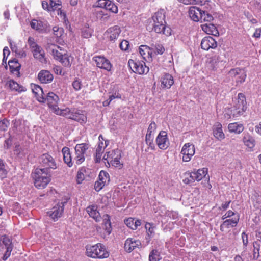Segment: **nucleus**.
<instances>
[{
	"label": "nucleus",
	"mask_w": 261,
	"mask_h": 261,
	"mask_svg": "<svg viewBox=\"0 0 261 261\" xmlns=\"http://www.w3.org/2000/svg\"><path fill=\"white\" fill-rule=\"evenodd\" d=\"M59 100L58 96L53 92L48 93L46 98H45V101H46L48 107L57 115L74 120L81 124L86 122L87 116L82 110L68 107L65 109H60L58 106Z\"/></svg>",
	"instance_id": "f257e3e1"
},
{
	"label": "nucleus",
	"mask_w": 261,
	"mask_h": 261,
	"mask_svg": "<svg viewBox=\"0 0 261 261\" xmlns=\"http://www.w3.org/2000/svg\"><path fill=\"white\" fill-rule=\"evenodd\" d=\"M149 24L147 29L149 31L153 30L157 33H162L166 35H170V29L166 27L165 11L161 9L157 11L148 20Z\"/></svg>",
	"instance_id": "f03ea898"
},
{
	"label": "nucleus",
	"mask_w": 261,
	"mask_h": 261,
	"mask_svg": "<svg viewBox=\"0 0 261 261\" xmlns=\"http://www.w3.org/2000/svg\"><path fill=\"white\" fill-rule=\"evenodd\" d=\"M86 255L93 258L103 259L108 258L109 253L105 246L101 243L94 245H87L86 247Z\"/></svg>",
	"instance_id": "7ed1b4c3"
},
{
	"label": "nucleus",
	"mask_w": 261,
	"mask_h": 261,
	"mask_svg": "<svg viewBox=\"0 0 261 261\" xmlns=\"http://www.w3.org/2000/svg\"><path fill=\"white\" fill-rule=\"evenodd\" d=\"M50 177L49 172L42 170L41 168H36L33 176L35 186L38 189H44L50 181Z\"/></svg>",
	"instance_id": "20e7f679"
},
{
	"label": "nucleus",
	"mask_w": 261,
	"mask_h": 261,
	"mask_svg": "<svg viewBox=\"0 0 261 261\" xmlns=\"http://www.w3.org/2000/svg\"><path fill=\"white\" fill-rule=\"evenodd\" d=\"M121 158V150L116 149L106 152L102 160L106 161L109 166L111 165L115 167L122 168L123 167V163L122 162Z\"/></svg>",
	"instance_id": "39448f33"
},
{
	"label": "nucleus",
	"mask_w": 261,
	"mask_h": 261,
	"mask_svg": "<svg viewBox=\"0 0 261 261\" xmlns=\"http://www.w3.org/2000/svg\"><path fill=\"white\" fill-rule=\"evenodd\" d=\"M28 44L33 53V57L42 63L46 62L45 58V53L43 48L38 45L33 37H30L28 39Z\"/></svg>",
	"instance_id": "423d86ee"
},
{
	"label": "nucleus",
	"mask_w": 261,
	"mask_h": 261,
	"mask_svg": "<svg viewBox=\"0 0 261 261\" xmlns=\"http://www.w3.org/2000/svg\"><path fill=\"white\" fill-rule=\"evenodd\" d=\"M89 148V145L87 143L77 144L75 145V156L73 158V162L77 165H80L84 162L85 160V154Z\"/></svg>",
	"instance_id": "0eeeda50"
},
{
	"label": "nucleus",
	"mask_w": 261,
	"mask_h": 261,
	"mask_svg": "<svg viewBox=\"0 0 261 261\" xmlns=\"http://www.w3.org/2000/svg\"><path fill=\"white\" fill-rule=\"evenodd\" d=\"M39 162L40 165L43 167L42 170L48 172L49 169H56L57 167V163L50 154L44 153L39 158Z\"/></svg>",
	"instance_id": "6e6552de"
},
{
	"label": "nucleus",
	"mask_w": 261,
	"mask_h": 261,
	"mask_svg": "<svg viewBox=\"0 0 261 261\" xmlns=\"http://www.w3.org/2000/svg\"><path fill=\"white\" fill-rule=\"evenodd\" d=\"M128 64L134 72L139 74L147 73L149 71V68L145 65L144 62L135 61L130 59L128 61Z\"/></svg>",
	"instance_id": "1a4fd4ad"
},
{
	"label": "nucleus",
	"mask_w": 261,
	"mask_h": 261,
	"mask_svg": "<svg viewBox=\"0 0 261 261\" xmlns=\"http://www.w3.org/2000/svg\"><path fill=\"white\" fill-rule=\"evenodd\" d=\"M195 153L194 145L190 143H185L181 149L180 153L182 154L183 162H189Z\"/></svg>",
	"instance_id": "9d476101"
},
{
	"label": "nucleus",
	"mask_w": 261,
	"mask_h": 261,
	"mask_svg": "<svg viewBox=\"0 0 261 261\" xmlns=\"http://www.w3.org/2000/svg\"><path fill=\"white\" fill-rule=\"evenodd\" d=\"M66 203V201L59 202L55 205L50 211L47 212V215L52 220L54 221H56L63 215L65 203Z\"/></svg>",
	"instance_id": "9b49d317"
},
{
	"label": "nucleus",
	"mask_w": 261,
	"mask_h": 261,
	"mask_svg": "<svg viewBox=\"0 0 261 261\" xmlns=\"http://www.w3.org/2000/svg\"><path fill=\"white\" fill-rule=\"evenodd\" d=\"M46 50L53 56L54 59L58 60L65 51L61 47L48 42L46 45Z\"/></svg>",
	"instance_id": "f8f14e48"
},
{
	"label": "nucleus",
	"mask_w": 261,
	"mask_h": 261,
	"mask_svg": "<svg viewBox=\"0 0 261 261\" xmlns=\"http://www.w3.org/2000/svg\"><path fill=\"white\" fill-rule=\"evenodd\" d=\"M229 76L234 78L237 84L243 83L246 78V74L243 69L235 68L231 69L228 72Z\"/></svg>",
	"instance_id": "ddd939ff"
},
{
	"label": "nucleus",
	"mask_w": 261,
	"mask_h": 261,
	"mask_svg": "<svg viewBox=\"0 0 261 261\" xmlns=\"http://www.w3.org/2000/svg\"><path fill=\"white\" fill-rule=\"evenodd\" d=\"M156 143L161 149H167L169 145L167 134L165 131H161L156 138Z\"/></svg>",
	"instance_id": "4468645a"
},
{
	"label": "nucleus",
	"mask_w": 261,
	"mask_h": 261,
	"mask_svg": "<svg viewBox=\"0 0 261 261\" xmlns=\"http://www.w3.org/2000/svg\"><path fill=\"white\" fill-rule=\"evenodd\" d=\"M93 60L96 63L98 67L108 71H111L112 65L109 60L104 57L95 56L93 58Z\"/></svg>",
	"instance_id": "2eb2a0df"
},
{
	"label": "nucleus",
	"mask_w": 261,
	"mask_h": 261,
	"mask_svg": "<svg viewBox=\"0 0 261 261\" xmlns=\"http://www.w3.org/2000/svg\"><path fill=\"white\" fill-rule=\"evenodd\" d=\"M121 32L120 28L117 25L109 28L105 33V37L110 41H115Z\"/></svg>",
	"instance_id": "dca6fc26"
},
{
	"label": "nucleus",
	"mask_w": 261,
	"mask_h": 261,
	"mask_svg": "<svg viewBox=\"0 0 261 261\" xmlns=\"http://www.w3.org/2000/svg\"><path fill=\"white\" fill-rule=\"evenodd\" d=\"M217 46V41L211 36L205 37L201 41V47L204 50H208L210 49H214Z\"/></svg>",
	"instance_id": "f3484780"
},
{
	"label": "nucleus",
	"mask_w": 261,
	"mask_h": 261,
	"mask_svg": "<svg viewBox=\"0 0 261 261\" xmlns=\"http://www.w3.org/2000/svg\"><path fill=\"white\" fill-rule=\"evenodd\" d=\"M233 107L240 109V113L245 112L246 110V101L245 95L242 93H239L237 98L234 101Z\"/></svg>",
	"instance_id": "a211bd4d"
},
{
	"label": "nucleus",
	"mask_w": 261,
	"mask_h": 261,
	"mask_svg": "<svg viewBox=\"0 0 261 261\" xmlns=\"http://www.w3.org/2000/svg\"><path fill=\"white\" fill-rule=\"evenodd\" d=\"M141 245L139 240L133 238H128L125 242L124 249L128 252H130L136 248H139Z\"/></svg>",
	"instance_id": "6ab92c4d"
},
{
	"label": "nucleus",
	"mask_w": 261,
	"mask_h": 261,
	"mask_svg": "<svg viewBox=\"0 0 261 261\" xmlns=\"http://www.w3.org/2000/svg\"><path fill=\"white\" fill-rule=\"evenodd\" d=\"M220 62V56L217 55H215L207 59L206 62L207 67L210 70L215 71L219 68Z\"/></svg>",
	"instance_id": "aec40b11"
},
{
	"label": "nucleus",
	"mask_w": 261,
	"mask_h": 261,
	"mask_svg": "<svg viewBox=\"0 0 261 261\" xmlns=\"http://www.w3.org/2000/svg\"><path fill=\"white\" fill-rule=\"evenodd\" d=\"M161 86L163 88L169 89L173 85L174 81L173 76L169 74H164L161 78Z\"/></svg>",
	"instance_id": "412c9836"
},
{
	"label": "nucleus",
	"mask_w": 261,
	"mask_h": 261,
	"mask_svg": "<svg viewBox=\"0 0 261 261\" xmlns=\"http://www.w3.org/2000/svg\"><path fill=\"white\" fill-rule=\"evenodd\" d=\"M213 134L214 136L219 140H222L225 138V134L222 130V124L219 122H216L213 127Z\"/></svg>",
	"instance_id": "4be33fe9"
},
{
	"label": "nucleus",
	"mask_w": 261,
	"mask_h": 261,
	"mask_svg": "<svg viewBox=\"0 0 261 261\" xmlns=\"http://www.w3.org/2000/svg\"><path fill=\"white\" fill-rule=\"evenodd\" d=\"M31 88L33 93L35 94L37 100L40 102H45V98L43 96L44 92L42 88L39 85L32 84Z\"/></svg>",
	"instance_id": "5701e85b"
},
{
	"label": "nucleus",
	"mask_w": 261,
	"mask_h": 261,
	"mask_svg": "<svg viewBox=\"0 0 261 261\" xmlns=\"http://www.w3.org/2000/svg\"><path fill=\"white\" fill-rule=\"evenodd\" d=\"M53 77V75L48 70H41L38 75V80L43 84L50 83Z\"/></svg>",
	"instance_id": "b1692460"
},
{
	"label": "nucleus",
	"mask_w": 261,
	"mask_h": 261,
	"mask_svg": "<svg viewBox=\"0 0 261 261\" xmlns=\"http://www.w3.org/2000/svg\"><path fill=\"white\" fill-rule=\"evenodd\" d=\"M6 85L7 86L11 91H16L18 93L25 92L27 90L24 86L19 85L13 80H8Z\"/></svg>",
	"instance_id": "393cba45"
},
{
	"label": "nucleus",
	"mask_w": 261,
	"mask_h": 261,
	"mask_svg": "<svg viewBox=\"0 0 261 261\" xmlns=\"http://www.w3.org/2000/svg\"><path fill=\"white\" fill-rule=\"evenodd\" d=\"M202 10L195 6L191 7L189 8L188 13L189 17L193 21L197 22L200 20V16L201 15Z\"/></svg>",
	"instance_id": "a878e982"
},
{
	"label": "nucleus",
	"mask_w": 261,
	"mask_h": 261,
	"mask_svg": "<svg viewBox=\"0 0 261 261\" xmlns=\"http://www.w3.org/2000/svg\"><path fill=\"white\" fill-rule=\"evenodd\" d=\"M202 30L207 34L215 36L219 35V32L216 26L210 23H206L201 25Z\"/></svg>",
	"instance_id": "bb28decb"
},
{
	"label": "nucleus",
	"mask_w": 261,
	"mask_h": 261,
	"mask_svg": "<svg viewBox=\"0 0 261 261\" xmlns=\"http://www.w3.org/2000/svg\"><path fill=\"white\" fill-rule=\"evenodd\" d=\"M86 211L89 214V216L96 222H99L101 219L100 213L97 210V206L95 205H89L86 208Z\"/></svg>",
	"instance_id": "cd10ccee"
},
{
	"label": "nucleus",
	"mask_w": 261,
	"mask_h": 261,
	"mask_svg": "<svg viewBox=\"0 0 261 261\" xmlns=\"http://www.w3.org/2000/svg\"><path fill=\"white\" fill-rule=\"evenodd\" d=\"M62 152L63 155L64 162L67 164L69 167H72L74 162L73 158L71 156L70 149L68 147H64L62 148Z\"/></svg>",
	"instance_id": "c85d7f7f"
},
{
	"label": "nucleus",
	"mask_w": 261,
	"mask_h": 261,
	"mask_svg": "<svg viewBox=\"0 0 261 261\" xmlns=\"http://www.w3.org/2000/svg\"><path fill=\"white\" fill-rule=\"evenodd\" d=\"M228 129L230 133H234L236 134H240L244 129V127L241 123L233 122L228 124Z\"/></svg>",
	"instance_id": "c756f323"
},
{
	"label": "nucleus",
	"mask_w": 261,
	"mask_h": 261,
	"mask_svg": "<svg viewBox=\"0 0 261 261\" xmlns=\"http://www.w3.org/2000/svg\"><path fill=\"white\" fill-rule=\"evenodd\" d=\"M73 57L66 53L65 51L58 61L62 63L65 67H70L73 61Z\"/></svg>",
	"instance_id": "7c9ffc66"
},
{
	"label": "nucleus",
	"mask_w": 261,
	"mask_h": 261,
	"mask_svg": "<svg viewBox=\"0 0 261 261\" xmlns=\"http://www.w3.org/2000/svg\"><path fill=\"white\" fill-rule=\"evenodd\" d=\"M139 53L142 58L147 61L151 58L150 48L146 45H141L139 47Z\"/></svg>",
	"instance_id": "2f4dec72"
},
{
	"label": "nucleus",
	"mask_w": 261,
	"mask_h": 261,
	"mask_svg": "<svg viewBox=\"0 0 261 261\" xmlns=\"http://www.w3.org/2000/svg\"><path fill=\"white\" fill-rule=\"evenodd\" d=\"M243 142L244 145L250 149L253 148L255 146V140L249 133L244 134Z\"/></svg>",
	"instance_id": "473e14b6"
},
{
	"label": "nucleus",
	"mask_w": 261,
	"mask_h": 261,
	"mask_svg": "<svg viewBox=\"0 0 261 261\" xmlns=\"http://www.w3.org/2000/svg\"><path fill=\"white\" fill-rule=\"evenodd\" d=\"M193 172L194 173L193 175H194L195 177V179L197 181H199L208 173V169L207 168H203Z\"/></svg>",
	"instance_id": "72a5a7b5"
},
{
	"label": "nucleus",
	"mask_w": 261,
	"mask_h": 261,
	"mask_svg": "<svg viewBox=\"0 0 261 261\" xmlns=\"http://www.w3.org/2000/svg\"><path fill=\"white\" fill-rule=\"evenodd\" d=\"M239 217H234L231 219H227L224 221L223 224L220 226V229L221 231H223V228L226 227L227 228L233 227L237 225L239 222Z\"/></svg>",
	"instance_id": "f704fd0d"
},
{
	"label": "nucleus",
	"mask_w": 261,
	"mask_h": 261,
	"mask_svg": "<svg viewBox=\"0 0 261 261\" xmlns=\"http://www.w3.org/2000/svg\"><path fill=\"white\" fill-rule=\"evenodd\" d=\"M124 222L127 227L133 230L137 229L138 227L141 225V221L140 220H135L133 218L125 219Z\"/></svg>",
	"instance_id": "c9c22d12"
},
{
	"label": "nucleus",
	"mask_w": 261,
	"mask_h": 261,
	"mask_svg": "<svg viewBox=\"0 0 261 261\" xmlns=\"http://www.w3.org/2000/svg\"><path fill=\"white\" fill-rule=\"evenodd\" d=\"M145 228L146 230L147 237L150 239L153 237L155 234V230L156 229V225L152 223L147 222L145 224Z\"/></svg>",
	"instance_id": "e433bc0d"
},
{
	"label": "nucleus",
	"mask_w": 261,
	"mask_h": 261,
	"mask_svg": "<svg viewBox=\"0 0 261 261\" xmlns=\"http://www.w3.org/2000/svg\"><path fill=\"white\" fill-rule=\"evenodd\" d=\"M8 64L12 72L14 73V72H16L17 73L19 74L21 65L17 60L14 59L10 60L8 62Z\"/></svg>",
	"instance_id": "4c0bfd02"
},
{
	"label": "nucleus",
	"mask_w": 261,
	"mask_h": 261,
	"mask_svg": "<svg viewBox=\"0 0 261 261\" xmlns=\"http://www.w3.org/2000/svg\"><path fill=\"white\" fill-rule=\"evenodd\" d=\"M193 174V172H190L187 171L185 172L184 174V178L182 180L183 182L187 185L194 182L196 180L195 179V177Z\"/></svg>",
	"instance_id": "58836bf2"
},
{
	"label": "nucleus",
	"mask_w": 261,
	"mask_h": 261,
	"mask_svg": "<svg viewBox=\"0 0 261 261\" xmlns=\"http://www.w3.org/2000/svg\"><path fill=\"white\" fill-rule=\"evenodd\" d=\"M86 169L85 167H81L77 171L76 175V182L80 184L85 179L86 175Z\"/></svg>",
	"instance_id": "ea45409f"
},
{
	"label": "nucleus",
	"mask_w": 261,
	"mask_h": 261,
	"mask_svg": "<svg viewBox=\"0 0 261 261\" xmlns=\"http://www.w3.org/2000/svg\"><path fill=\"white\" fill-rule=\"evenodd\" d=\"M98 179L103 184L108 185L110 181V178L108 173L103 170L101 171L99 174Z\"/></svg>",
	"instance_id": "a19ab883"
},
{
	"label": "nucleus",
	"mask_w": 261,
	"mask_h": 261,
	"mask_svg": "<svg viewBox=\"0 0 261 261\" xmlns=\"http://www.w3.org/2000/svg\"><path fill=\"white\" fill-rule=\"evenodd\" d=\"M200 16L201 17L199 21H201V22H207V23H209L211 22L214 19L213 16L211 14L207 13L204 10H202Z\"/></svg>",
	"instance_id": "79ce46f5"
},
{
	"label": "nucleus",
	"mask_w": 261,
	"mask_h": 261,
	"mask_svg": "<svg viewBox=\"0 0 261 261\" xmlns=\"http://www.w3.org/2000/svg\"><path fill=\"white\" fill-rule=\"evenodd\" d=\"M31 27L32 29L40 32L43 29V26L41 21H38L36 19H33L30 23Z\"/></svg>",
	"instance_id": "37998d69"
},
{
	"label": "nucleus",
	"mask_w": 261,
	"mask_h": 261,
	"mask_svg": "<svg viewBox=\"0 0 261 261\" xmlns=\"http://www.w3.org/2000/svg\"><path fill=\"white\" fill-rule=\"evenodd\" d=\"M1 241L2 242L3 244L5 246L6 250H7L8 249H10V250H12L13 246L12 244V242L10 239L8 237L6 236H2Z\"/></svg>",
	"instance_id": "c03bdc74"
},
{
	"label": "nucleus",
	"mask_w": 261,
	"mask_h": 261,
	"mask_svg": "<svg viewBox=\"0 0 261 261\" xmlns=\"http://www.w3.org/2000/svg\"><path fill=\"white\" fill-rule=\"evenodd\" d=\"M161 259L160 254L157 250H152L149 255V261H159Z\"/></svg>",
	"instance_id": "a18cd8bd"
},
{
	"label": "nucleus",
	"mask_w": 261,
	"mask_h": 261,
	"mask_svg": "<svg viewBox=\"0 0 261 261\" xmlns=\"http://www.w3.org/2000/svg\"><path fill=\"white\" fill-rule=\"evenodd\" d=\"M103 223L105 224L106 231L108 234H110L111 232V226L110 216L108 215L104 216Z\"/></svg>",
	"instance_id": "49530a36"
},
{
	"label": "nucleus",
	"mask_w": 261,
	"mask_h": 261,
	"mask_svg": "<svg viewBox=\"0 0 261 261\" xmlns=\"http://www.w3.org/2000/svg\"><path fill=\"white\" fill-rule=\"evenodd\" d=\"M62 5L60 0H49V8L51 11H54L59 8Z\"/></svg>",
	"instance_id": "de8ad7c7"
},
{
	"label": "nucleus",
	"mask_w": 261,
	"mask_h": 261,
	"mask_svg": "<svg viewBox=\"0 0 261 261\" xmlns=\"http://www.w3.org/2000/svg\"><path fill=\"white\" fill-rule=\"evenodd\" d=\"M82 86V81L80 79L75 78L74 79L72 83V86L75 91H77L80 90Z\"/></svg>",
	"instance_id": "09e8293b"
},
{
	"label": "nucleus",
	"mask_w": 261,
	"mask_h": 261,
	"mask_svg": "<svg viewBox=\"0 0 261 261\" xmlns=\"http://www.w3.org/2000/svg\"><path fill=\"white\" fill-rule=\"evenodd\" d=\"M6 166L4 161L0 159V177L2 178L6 177L8 173Z\"/></svg>",
	"instance_id": "8fccbe9b"
},
{
	"label": "nucleus",
	"mask_w": 261,
	"mask_h": 261,
	"mask_svg": "<svg viewBox=\"0 0 261 261\" xmlns=\"http://www.w3.org/2000/svg\"><path fill=\"white\" fill-rule=\"evenodd\" d=\"M106 9L114 13H118L117 6L111 1L107 4Z\"/></svg>",
	"instance_id": "3c124183"
},
{
	"label": "nucleus",
	"mask_w": 261,
	"mask_h": 261,
	"mask_svg": "<svg viewBox=\"0 0 261 261\" xmlns=\"http://www.w3.org/2000/svg\"><path fill=\"white\" fill-rule=\"evenodd\" d=\"M253 258L257 259L259 256V245L256 242L253 243Z\"/></svg>",
	"instance_id": "603ef678"
},
{
	"label": "nucleus",
	"mask_w": 261,
	"mask_h": 261,
	"mask_svg": "<svg viewBox=\"0 0 261 261\" xmlns=\"http://www.w3.org/2000/svg\"><path fill=\"white\" fill-rule=\"evenodd\" d=\"M152 49H154L156 54L162 55L165 51L164 46L160 44H157L152 46Z\"/></svg>",
	"instance_id": "864d4df0"
},
{
	"label": "nucleus",
	"mask_w": 261,
	"mask_h": 261,
	"mask_svg": "<svg viewBox=\"0 0 261 261\" xmlns=\"http://www.w3.org/2000/svg\"><path fill=\"white\" fill-rule=\"evenodd\" d=\"M103 151L104 150H102V149L98 148H96L95 155V161L96 163L100 162Z\"/></svg>",
	"instance_id": "5fc2aeb1"
},
{
	"label": "nucleus",
	"mask_w": 261,
	"mask_h": 261,
	"mask_svg": "<svg viewBox=\"0 0 261 261\" xmlns=\"http://www.w3.org/2000/svg\"><path fill=\"white\" fill-rule=\"evenodd\" d=\"M240 109H238L237 108H234V107H233L231 108V110L230 111V112L231 113L232 116L233 117H238L241 115H242L244 112H241L240 113Z\"/></svg>",
	"instance_id": "6e6d98bb"
},
{
	"label": "nucleus",
	"mask_w": 261,
	"mask_h": 261,
	"mask_svg": "<svg viewBox=\"0 0 261 261\" xmlns=\"http://www.w3.org/2000/svg\"><path fill=\"white\" fill-rule=\"evenodd\" d=\"M129 47V43L126 40H122L119 44L120 48L123 51H127Z\"/></svg>",
	"instance_id": "4d7b16f0"
},
{
	"label": "nucleus",
	"mask_w": 261,
	"mask_h": 261,
	"mask_svg": "<svg viewBox=\"0 0 261 261\" xmlns=\"http://www.w3.org/2000/svg\"><path fill=\"white\" fill-rule=\"evenodd\" d=\"M166 215L167 217L170 218L173 220H176L178 217V214L176 212L168 211L166 213Z\"/></svg>",
	"instance_id": "13d9d810"
},
{
	"label": "nucleus",
	"mask_w": 261,
	"mask_h": 261,
	"mask_svg": "<svg viewBox=\"0 0 261 261\" xmlns=\"http://www.w3.org/2000/svg\"><path fill=\"white\" fill-rule=\"evenodd\" d=\"M156 129V124L154 121H152L149 124L147 133L153 134Z\"/></svg>",
	"instance_id": "bf43d9fd"
},
{
	"label": "nucleus",
	"mask_w": 261,
	"mask_h": 261,
	"mask_svg": "<svg viewBox=\"0 0 261 261\" xmlns=\"http://www.w3.org/2000/svg\"><path fill=\"white\" fill-rule=\"evenodd\" d=\"M105 186H107V185L103 184L98 179V180L95 182L94 189L96 191L98 192L100 191Z\"/></svg>",
	"instance_id": "052dcab7"
},
{
	"label": "nucleus",
	"mask_w": 261,
	"mask_h": 261,
	"mask_svg": "<svg viewBox=\"0 0 261 261\" xmlns=\"http://www.w3.org/2000/svg\"><path fill=\"white\" fill-rule=\"evenodd\" d=\"M110 0H98L96 3L97 7L106 9V6Z\"/></svg>",
	"instance_id": "680f3d73"
},
{
	"label": "nucleus",
	"mask_w": 261,
	"mask_h": 261,
	"mask_svg": "<svg viewBox=\"0 0 261 261\" xmlns=\"http://www.w3.org/2000/svg\"><path fill=\"white\" fill-rule=\"evenodd\" d=\"M7 121L5 120L0 121V130L5 131L8 128Z\"/></svg>",
	"instance_id": "e2e57ef3"
},
{
	"label": "nucleus",
	"mask_w": 261,
	"mask_h": 261,
	"mask_svg": "<svg viewBox=\"0 0 261 261\" xmlns=\"http://www.w3.org/2000/svg\"><path fill=\"white\" fill-rule=\"evenodd\" d=\"M209 2V0H194L193 4L203 6L208 5Z\"/></svg>",
	"instance_id": "0e129e2a"
},
{
	"label": "nucleus",
	"mask_w": 261,
	"mask_h": 261,
	"mask_svg": "<svg viewBox=\"0 0 261 261\" xmlns=\"http://www.w3.org/2000/svg\"><path fill=\"white\" fill-rule=\"evenodd\" d=\"M98 139H99V142L97 148H99V149L100 148L102 149V150H104L105 148V147L104 143L102 142V141L104 140V138H103V136L101 135H100L98 137Z\"/></svg>",
	"instance_id": "69168bd1"
},
{
	"label": "nucleus",
	"mask_w": 261,
	"mask_h": 261,
	"mask_svg": "<svg viewBox=\"0 0 261 261\" xmlns=\"http://www.w3.org/2000/svg\"><path fill=\"white\" fill-rule=\"evenodd\" d=\"M242 239L244 246H247L248 243V235L245 232L242 233Z\"/></svg>",
	"instance_id": "338daca9"
},
{
	"label": "nucleus",
	"mask_w": 261,
	"mask_h": 261,
	"mask_svg": "<svg viewBox=\"0 0 261 261\" xmlns=\"http://www.w3.org/2000/svg\"><path fill=\"white\" fill-rule=\"evenodd\" d=\"M260 36H261V28H257L255 30V31L253 35V37L256 38H259L260 37Z\"/></svg>",
	"instance_id": "774afa93"
}]
</instances>
